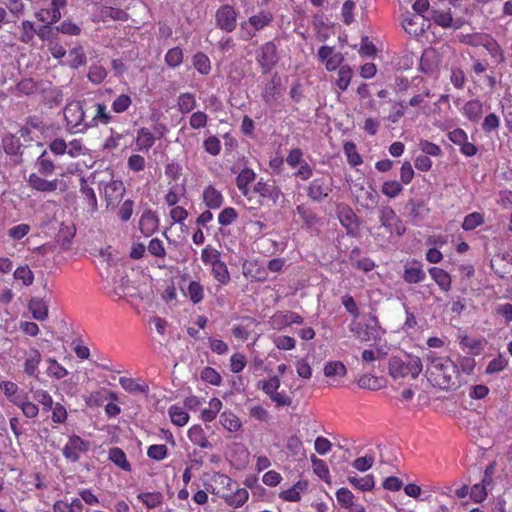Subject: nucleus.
Wrapping results in <instances>:
<instances>
[{
	"label": "nucleus",
	"instance_id": "f257e3e1",
	"mask_svg": "<svg viewBox=\"0 0 512 512\" xmlns=\"http://www.w3.org/2000/svg\"><path fill=\"white\" fill-rule=\"evenodd\" d=\"M426 373L428 381L443 390H455L462 383L461 372L449 357L429 355Z\"/></svg>",
	"mask_w": 512,
	"mask_h": 512
},
{
	"label": "nucleus",
	"instance_id": "f03ea898",
	"mask_svg": "<svg viewBox=\"0 0 512 512\" xmlns=\"http://www.w3.org/2000/svg\"><path fill=\"white\" fill-rule=\"evenodd\" d=\"M36 171L31 173L27 178L28 187L40 193H54L58 189L61 191L66 190L65 182L58 178L48 179L56 171L55 162L48 156L46 150H44L35 161Z\"/></svg>",
	"mask_w": 512,
	"mask_h": 512
},
{
	"label": "nucleus",
	"instance_id": "7ed1b4c3",
	"mask_svg": "<svg viewBox=\"0 0 512 512\" xmlns=\"http://www.w3.org/2000/svg\"><path fill=\"white\" fill-rule=\"evenodd\" d=\"M422 367L421 359L410 354L403 357L392 356L389 359V374L394 379L404 377L415 379L421 373Z\"/></svg>",
	"mask_w": 512,
	"mask_h": 512
},
{
	"label": "nucleus",
	"instance_id": "20e7f679",
	"mask_svg": "<svg viewBox=\"0 0 512 512\" xmlns=\"http://www.w3.org/2000/svg\"><path fill=\"white\" fill-rule=\"evenodd\" d=\"M87 110L83 107V102L73 100L68 102L63 109L66 129L71 134L86 133L88 131V121L86 119Z\"/></svg>",
	"mask_w": 512,
	"mask_h": 512
},
{
	"label": "nucleus",
	"instance_id": "39448f33",
	"mask_svg": "<svg viewBox=\"0 0 512 512\" xmlns=\"http://www.w3.org/2000/svg\"><path fill=\"white\" fill-rule=\"evenodd\" d=\"M256 61L261 68L262 73L270 72L278 63V49L273 41L263 43L257 50L255 55Z\"/></svg>",
	"mask_w": 512,
	"mask_h": 512
},
{
	"label": "nucleus",
	"instance_id": "423d86ee",
	"mask_svg": "<svg viewBox=\"0 0 512 512\" xmlns=\"http://www.w3.org/2000/svg\"><path fill=\"white\" fill-rule=\"evenodd\" d=\"M89 449L90 442L74 434L68 438L62 448V454L66 460L75 463L80 460L81 454L88 452Z\"/></svg>",
	"mask_w": 512,
	"mask_h": 512
},
{
	"label": "nucleus",
	"instance_id": "0eeeda50",
	"mask_svg": "<svg viewBox=\"0 0 512 512\" xmlns=\"http://www.w3.org/2000/svg\"><path fill=\"white\" fill-rule=\"evenodd\" d=\"M215 20L221 30L232 32L237 26V11L232 5H221L216 11Z\"/></svg>",
	"mask_w": 512,
	"mask_h": 512
},
{
	"label": "nucleus",
	"instance_id": "6e6552de",
	"mask_svg": "<svg viewBox=\"0 0 512 512\" xmlns=\"http://www.w3.org/2000/svg\"><path fill=\"white\" fill-rule=\"evenodd\" d=\"M304 319L298 313L285 310L275 312L269 320L271 327L275 330H283L292 324H303Z\"/></svg>",
	"mask_w": 512,
	"mask_h": 512
},
{
	"label": "nucleus",
	"instance_id": "1a4fd4ad",
	"mask_svg": "<svg viewBox=\"0 0 512 512\" xmlns=\"http://www.w3.org/2000/svg\"><path fill=\"white\" fill-rule=\"evenodd\" d=\"M253 192L272 205H275L282 196L281 189L275 183L264 181L263 178L254 185Z\"/></svg>",
	"mask_w": 512,
	"mask_h": 512
},
{
	"label": "nucleus",
	"instance_id": "9d476101",
	"mask_svg": "<svg viewBox=\"0 0 512 512\" xmlns=\"http://www.w3.org/2000/svg\"><path fill=\"white\" fill-rule=\"evenodd\" d=\"M332 191L331 183L324 177L315 178L307 188V196L315 202H320Z\"/></svg>",
	"mask_w": 512,
	"mask_h": 512
},
{
	"label": "nucleus",
	"instance_id": "9b49d317",
	"mask_svg": "<svg viewBox=\"0 0 512 512\" xmlns=\"http://www.w3.org/2000/svg\"><path fill=\"white\" fill-rule=\"evenodd\" d=\"M338 219L341 225L346 228L347 234L356 236L359 230V223L354 211L347 205L338 207Z\"/></svg>",
	"mask_w": 512,
	"mask_h": 512
},
{
	"label": "nucleus",
	"instance_id": "f8f14e48",
	"mask_svg": "<svg viewBox=\"0 0 512 512\" xmlns=\"http://www.w3.org/2000/svg\"><path fill=\"white\" fill-rule=\"evenodd\" d=\"M403 280L408 284H418L425 280L426 273L421 262L413 259L404 265Z\"/></svg>",
	"mask_w": 512,
	"mask_h": 512
},
{
	"label": "nucleus",
	"instance_id": "ddd939ff",
	"mask_svg": "<svg viewBox=\"0 0 512 512\" xmlns=\"http://www.w3.org/2000/svg\"><path fill=\"white\" fill-rule=\"evenodd\" d=\"M125 194V186L121 180H111L104 186V198L107 207H115Z\"/></svg>",
	"mask_w": 512,
	"mask_h": 512
},
{
	"label": "nucleus",
	"instance_id": "4468645a",
	"mask_svg": "<svg viewBox=\"0 0 512 512\" xmlns=\"http://www.w3.org/2000/svg\"><path fill=\"white\" fill-rule=\"evenodd\" d=\"M159 228V217L152 209L143 211L139 219V229L145 237L154 234Z\"/></svg>",
	"mask_w": 512,
	"mask_h": 512
},
{
	"label": "nucleus",
	"instance_id": "2eb2a0df",
	"mask_svg": "<svg viewBox=\"0 0 512 512\" xmlns=\"http://www.w3.org/2000/svg\"><path fill=\"white\" fill-rule=\"evenodd\" d=\"M42 356L37 348H30L24 352L23 371L29 377H37L38 367Z\"/></svg>",
	"mask_w": 512,
	"mask_h": 512
},
{
	"label": "nucleus",
	"instance_id": "dca6fc26",
	"mask_svg": "<svg viewBox=\"0 0 512 512\" xmlns=\"http://www.w3.org/2000/svg\"><path fill=\"white\" fill-rule=\"evenodd\" d=\"M91 108L94 110V115L88 121V130L97 128L99 125H108L112 121V115L103 102L94 103Z\"/></svg>",
	"mask_w": 512,
	"mask_h": 512
},
{
	"label": "nucleus",
	"instance_id": "f3484780",
	"mask_svg": "<svg viewBox=\"0 0 512 512\" xmlns=\"http://www.w3.org/2000/svg\"><path fill=\"white\" fill-rule=\"evenodd\" d=\"M0 390L15 406H18L19 403L28 396L25 391L21 390L19 386L12 381H2L0 383Z\"/></svg>",
	"mask_w": 512,
	"mask_h": 512
},
{
	"label": "nucleus",
	"instance_id": "a211bd4d",
	"mask_svg": "<svg viewBox=\"0 0 512 512\" xmlns=\"http://www.w3.org/2000/svg\"><path fill=\"white\" fill-rule=\"evenodd\" d=\"M428 272L430 277L435 281L442 292L447 293L451 290L452 277L447 271L440 267L434 266L429 268Z\"/></svg>",
	"mask_w": 512,
	"mask_h": 512
},
{
	"label": "nucleus",
	"instance_id": "6ab92c4d",
	"mask_svg": "<svg viewBox=\"0 0 512 512\" xmlns=\"http://www.w3.org/2000/svg\"><path fill=\"white\" fill-rule=\"evenodd\" d=\"M203 203L208 209H219L224 202V197L218 189L213 185H208L204 188L202 194Z\"/></svg>",
	"mask_w": 512,
	"mask_h": 512
},
{
	"label": "nucleus",
	"instance_id": "aec40b11",
	"mask_svg": "<svg viewBox=\"0 0 512 512\" xmlns=\"http://www.w3.org/2000/svg\"><path fill=\"white\" fill-rule=\"evenodd\" d=\"M308 482L306 480H298L293 486L279 493V498L285 502H299L301 493L307 491Z\"/></svg>",
	"mask_w": 512,
	"mask_h": 512
},
{
	"label": "nucleus",
	"instance_id": "412c9836",
	"mask_svg": "<svg viewBox=\"0 0 512 512\" xmlns=\"http://www.w3.org/2000/svg\"><path fill=\"white\" fill-rule=\"evenodd\" d=\"M80 193L87 207V211L93 214L98 209L97 197L92 187L88 185L87 180L82 177L80 179Z\"/></svg>",
	"mask_w": 512,
	"mask_h": 512
},
{
	"label": "nucleus",
	"instance_id": "4be33fe9",
	"mask_svg": "<svg viewBox=\"0 0 512 512\" xmlns=\"http://www.w3.org/2000/svg\"><path fill=\"white\" fill-rule=\"evenodd\" d=\"M256 180V173L251 168L242 169L236 177V186L245 197L249 196V185Z\"/></svg>",
	"mask_w": 512,
	"mask_h": 512
},
{
	"label": "nucleus",
	"instance_id": "5701e85b",
	"mask_svg": "<svg viewBox=\"0 0 512 512\" xmlns=\"http://www.w3.org/2000/svg\"><path fill=\"white\" fill-rule=\"evenodd\" d=\"M187 436L189 440L202 449H211L212 444L207 439L205 430L201 425H193L188 429Z\"/></svg>",
	"mask_w": 512,
	"mask_h": 512
},
{
	"label": "nucleus",
	"instance_id": "b1692460",
	"mask_svg": "<svg viewBox=\"0 0 512 512\" xmlns=\"http://www.w3.org/2000/svg\"><path fill=\"white\" fill-rule=\"evenodd\" d=\"M156 137L146 127H141L137 130L136 136V150L148 152L155 144Z\"/></svg>",
	"mask_w": 512,
	"mask_h": 512
},
{
	"label": "nucleus",
	"instance_id": "393cba45",
	"mask_svg": "<svg viewBox=\"0 0 512 512\" xmlns=\"http://www.w3.org/2000/svg\"><path fill=\"white\" fill-rule=\"evenodd\" d=\"M220 497L228 506L242 507L249 499V492L245 488H237L233 493L221 494Z\"/></svg>",
	"mask_w": 512,
	"mask_h": 512
},
{
	"label": "nucleus",
	"instance_id": "a878e982",
	"mask_svg": "<svg viewBox=\"0 0 512 512\" xmlns=\"http://www.w3.org/2000/svg\"><path fill=\"white\" fill-rule=\"evenodd\" d=\"M28 309L35 320L44 321L48 317V304L42 298H32L28 302Z\"/></svg>",
	"mask_w": 512,
	"mask_h": 512
},
{
	"label": "nucleus",
	"instance_id": "bb28decb",
	"mask_svg": "<svg viewBox=\"0 0 512 512\" xmlns=\"http://www.w3.org/2000/svg\"><path fill=\"white\" fill-rule=\"evenodd\" d=\"M211 480L216 487L211 486V489L207 487L206 490L216 495H220V488L231 491L233 489V484L235 483L231 477L220 472H214L211 476Z\"/></svg>",
	"mask_w": 512,
	"mask_h": 512
},
{
	"label": "nucleus",
	"instance_id": "cd10ccee",
	"mask_svg": "<svg viewBox=\"0 0 512 512\" xmlns=\"http://www.w3.org/2000/svg\"><path fill=\"white\" fill-rule=\"evenodd\" d=\"M244 323L234 325L232 328V334L236 339L246 341L252 331L253 326L257 324L256 320L252 317L246 316L242 318Z\"/></svg>",
	"mask_w": 512,
	"mask_h": 512
},
{
	"label": "nucleus",
	"instance_id": "c85d7f7f",
	"mask_svg": "<svg viewBox=\"0 0 512 512\" xmlns=\"http://www.w3.org/2000/svg\"><path fill=\"white\" fill-rule=\"evenodd\" d=\"M483 114V104L478 99L467 101L463 106V115L471 122H478Z\"/></svg>",
	"mask_w": 512,
	"mask_h": 512
},
{
	"label": "nucleus",
	"instance_id": "c756f323",
	"mask_svg": "<svg viewBox=\"0 0 512 512\" xmlns=\"http://www.w3.org/2000/svg\"><path fill=\"white\" fill-rule=\"evenodd\" d=\"M108 459L120 469L130 472L132 470L130 462L127 460L125 452L119 447L109 449Z\"/></svg>",
	"mask_w": 512,
	"mask_h": 512
},
{
	"label": "nucleus",
	"instance_id": "7c9ffc66",
	"mask_svg": "<svg viewBox=\"0 0 512 512\" xmlns=\"http://www.w3.org/2000/svg\"><path fill=\"white\" fill-rule=\"evenodd\" d=\"M184 295L188 297L194 305H197L204 299V286L200 281L192 280L188 283Z\"/></svg>",
	"mask_w": 512,
	"mask_h": 512
},
{
	"label": "nucleus",
	"instance_id": "2f4dec72",
	"mask_svg": "<svg viewBox=\"0 0 512 512\" xmlns=\"http://www.w3.org/2000/svg\"><path fill=\"white\" fill-rule=\"evenodd\" d=\"M280 78L275 74L269 83H267L262 91V99L266 104L271 103L273 100L277 99L280 94L279 90Z\"/></svg>",
	"mask_w": 512,
	"mask_h": 512
},
{
	"label": "nucleus",
	"instance_id": "473e14b6",
	"mask_svg": "<svg viewBox=\"0 0 512 512\" xmlns=\"http://www.w3.org/2000/svg\"><path fill=\"white\" fill-rule=\"evenodd\" d=\"M192 64L196 71L203 76L210 74L212 70L209 57L202 51H198L193 55Z\"/></svg>",
	"mask_w": 512,
	"mask_h": 512
},
{
	"label": "nucleus",
	"instance_id": "72a5a7b5",
	"mask_svg": "<svg viewBox=\"0 0 512 512\" xmlns=\"http://www.w3.org/2000/svg\"><path fill=\"white\" fill-rule=\"evenodd\" d=\"M273 21V14L270 11L262 10L258 14L252 15L248 19V23L255 31H260Z\"/></svg>",
	"mask_w": 512,
	"mask_h": 512
},
{
	"label": "nucleus",
	"instance_id": "f704fd0d",
	"mask_svg": "<svg viewBox=\"0 0 512 512\" xmlns=\"http://www.w3.org/2000/svg\"><path fill=\"white\" fill-rule=\"evenodd\" d=\"M171 422L179 427L186 425L189 421V414L184 407L180 405H172L168 409Z\"/></svg>",
	"mask_w": 512,
	"mask_h": 512
},
{
	"label": "nucleus",
	"instance_id": "c9c22d12",
	"mask_svg": "<svg viewBox=\"0 0 512 512\" xmlns=\"http://www.w3.org/2000/svg\"><path fill=\"white\" fill-rule=\"evenodd\" d=\"M337 76L338 77L335 81V85L340 91H346L353 77L352 68L348 64L340 66L337 72Z\"/></svg>",
	"mask_w": 512,
	"mask_h": 512
},
{
	"label": "nucleus",
	"instance_id": "e433bc0d",
	"mask_svg": "<svg viewBox=\"0 0 512 512\" xmlns=\"http://www.w3.org/2000/svg\"><path fill=\"white\" fill-rule=\"evenodd\" d=\"M484 48L488 51L490 56L496 63H502L505 60L504 52L498 42L491 36L484 37Z\"/></svg>",
	"mask_w": 512,
	"mask_h": 512
},
{
	"label": "nucleus",
	"instance_id": "4c0bfd02",
	"mask_svg": "<svg viewBox=\"0 0 512 512\" xmlns=\"http://www.w3.org/2000/svg\"><path fill=\"white\" fill-rule=\"evenodd\" d=\"M211 270L214 279L221 285H227L230 282L231 277L227 265L221 259L211 265Z\"/></svg>",
	"mask_w": 512,
	"mask_h": 512
},
{
	"label": "nucleus",
	"instance_id": "58836bf2",
	"mask_svg": "<svg viewBox=\"0 0 512 512\" xmlns=\"http://www.w3.org/2000/svg\"><path fill=\"white\" fill-rule=\"evenodd\" d=\"M68 56V65L72 69H78L79 67L84 66L87 62V57L84 52V49L80 45L70 49Z\"/></svg>",
	"mask_w": 512,
	"mask_h": 512
},
{
	"label": "nucleus",
	"instance_id": "ea45409f",
	"mask_svg": "<svg viewBox=\"0 0 512 512\" xmlns=\"http://www.w3.org/2000/svg\"><path fill=\"white\" fill-rule=\"evenodd\" d=\"M349 483L363 492L371 491L375 486L374 477L372 474L365 475L364 477L349 476Z\"/></svg>",
	"mask_w": 512,
	"mask_h": 512
},
{
	"label": "nucleus",
	"instance_id": "a19ab883",
	"mask_svg": "<svg viewBox=\"0 0 512 512\" xmlns=\"http://www.w3.org/2000/svg\"><path fill=\"white\" fill-rule=\"evenodd\" d=\"M46 362L48 364L46 373L50 378L60 380L68 375V370L56 359L48 358Z\"/></svg>",
	"mask_w": 512,
	"mask_h": 512
},
{
	"label": "nucleus",
	"instance_id": "79ce46f5",
	"mask_svg": "<svg viewBox=\"0 0 512 512\" xmlns=\"http://www.w3.org/2000/svg\"><path fill=\"white\" fill-rule=\"evenodd\" d=\"M54 512H82L83 504L80 499L74 498L70 503L58 500L53 505Z\"/></svg>",
	"mask_w": 512,
	"mask_h": 512
},
{
	"label": "nucleus",
	"instance_id": "37998d69",
	"mask_svg": "<svg viewBox=\"0 0 512 512\" xmlns=\"http://www.w3.org/2000/svg\"><path fill=\"white\" fill-rule=\"evenodd\" d=\"M137 498L148 509H155L163 502V495L160 492H143L138 494Z\"/></svg>",
	"mask_w": 512,
	"mask_h": 512
},
{
	"label": "nucleus",
	"instance_id": "c03bdc74",
	"mask_svg": "<svg viewBox=\"0 0 512 512\" xmlns=\"http://www.w3.org/2000/svg\"><path fill=\"white\" fill-rule=\"evenodd\" d=\"M177 104L178 110L183 114H187L196 107L197 102L195 96L192 93L185 92L178 96Z\"/></svg>",
	"mask_w": 512,
	"mask_h": 512
},
{
	"label": "nucleus",
	"instance_id": "a18cd8bd",
	"mask_svg": "<svg viewBox=\"0 0 512 512\" xmlns=\"http://www.w3.org/2000/svg\"><path fill=\"white\" fill-rule=\"evenodd\" d=\"M220 423L230 432H237L241 428L239 418L230 411H224L220 415Z\"/></svg>",
	"mask_w": 512,
	"mask_h": 512
},
{
	"label": "nucleus",
	"instance_id": "49530a36",
	"mask_svg": "<svg viewBox=\"0 0 512 512\" xmlns=\"http://www.w3.org/2000/svg\"><path fill=\"white\" fill-rule=\"evenodd\" d=\"M508 359L501 353L489 361L485 373L488 375L504 371L508 367Z\"/></svg>",
	"mask_w": 512,
	"mask_h": 512
},
{
	"label": "nucleus",
	"instance_id": "de8ad7c7",
	"mask_svg": "<svg viewBox=\"0 0 512 512\" xmlns=\"http://www.w3.org/2000/svg\"><path fill=\"white\" fill-rule=\"evenodd\" d=\"M183 58H184L183 50L180 47L176 46V47L170 48L166 52L164 61L168 67L176 68L182 64Z\"/></svg>",
	"mask_w": 512,
	"mask_h": 512
},
{
	"label": "nucleus",
	"instance_id": "09e8293b",
	"mask_svg": "<svg viewBox=\"0 0 512 512\" xmlns=\"http://www.w3.org/2000/svg\"><path fill=\"white\" fill-rule=\"evenodd\" d=\"M343 151L347 157L348 163L355 167L362 164L363 160L360 154L357 152V148L354 142L348 141L344 143Z\"/></svg>",
	"mask_w": 512,
	"mask_h": 512
},
{
	"label": "nucleus",
	"instance_id": "8fccbe9b",
	"mask_svg": "<svg viewBox=\"0 0 512 512\" xmlns=\"http://www.w3.org/2000/svg\"><path fill=\"white\" fill-rule=\"evenodd\" d=\"M402 191V183L397 180L385 181L381 186V192L388 198H396Z\"/></svg>",
	"mask_w": 512,
	"mask_h": 512
},
{
	"label": "nucleus",
	"instance_id": "3c124183",
	"mask_svg": "<svg viewBox=\"0 0 512 512\" xmlns=\"http://www.w3.org/2000/svg\"><path fill=\"white\" fill-rule=\"evenodd\" d=\"M484 223V217L479 212H472L465 216L462 228L465 231H472Z\"/></svg>",
	"mask_w": 512,
	"mask_h": 512
},
{
	"label": "nucleus",
	"instance_id": "603ef678",
	"mask_svg": "<svg viewBox=\"0 0 512 512\" xmlns=\"http://www.w3.org/2000/svg\"><path fill=\"white\" fill-rule=\"evenodd\" d=\"M347 370L345 365L340 361H330L324 366V375L326 377L345 376Z\"/></svg>",
	"mask_w": 512,
	"mask_h": 512
},
{
	"label": "nucleus",
	"instance_id": "864d4df0",
	"mask_svg": "<svg viewBox=\"0 0 512 512\" xmlns=\"http://www.w3.org/2000/svg\"><path fill=\"white\" fill-rule=\"evenodd\" d=\"M132 105V98L128 94L118 95L112 102L111 107L115 113L126 112Z\"/></svg>",
	"mask_w": 512,
	"mask_h": 512
},
{
	"label": "nucleus",
	"instance_id": "5fc2aeb1",
	"mask_svg": "<svg viewBox=\"0 0 512 512\" xmlns=\"http://www.w3.org/2000/svg\"><path fill=\"white\" fill-rule=\"evenodd\" d=\"M20 28L21 34L19 40L25 44L31 43L36 35V29L33 22L29 20H23Z\"/></svg>",
	"mask_w": 512,
	"mask_h": 512
},
{
	"label": "nucleus",
	"instance_id": "6e6d98bb",
	"mask_svg": "<svg viewBox=\"0 0 512 512\" xmlns=\"http://www.w3.org/2000/svg\"><path fill=\"white\" fill-rule=\"evenodd\" d=\"M119 383L129 393H144L148 389V386L137 383L133 378L120 377Z\"/></svg>",
	"mask_w": 512,
	"mask_h": 512
},
{
	"label": "nucleus",
	"instance_id": "4d7b16f0",
	"mask_svg": "<svg viewBox=\"0 0 512 512\" xmlns=\"http://www.w3.org/2000/svg\"><path fill=\"white\" fill-rule=\"evenodd\" d=\"M147 456L155 461H162L168 457V448L164 444H153L147 448Z\"/></svg>",
	"mask_w": 512,
	"mask_h": 512
},
{
	"label": "nucleus",
	"instance_id": "13d9d810",
	"mask_svg": "<svg viewBox=\"0 0 512 512\" xmlns=\"http://www.w3.org/2000/svg\"><path fill=\"white\" fill-rule=\"evenodd\" d=\"M107 77V71L102 65H91L87 78L93 84H101Z\"/></svg>",
	"mask_w": 512,
	"mask_h": 512
},
{
	"label": "nucleus",
	"instance_id": "bf43d9fd",
	"mask_svg": "<svg viewBox=\"0 0 512 512\" xmlns=\"http://www.w3.org/2000/svg\"><path fill=\"white\" fill-rule=\"evenodd\" d=\"M13 276L16 280H21L25 286L32 285L34 281V274L28 265L17 267Z\"/></svg>",
	"mask_w": 512,
	"mask_h": 512
},
{
	"label": "nucleus",
	"instance_id": "052dcab7",
	"mask_svg": "<svg viewBox=\"0 0 512 512\" xmlns=\"http://www.w3.org/2000/svg\"><path fill=\"white\" fill-rule=\"evenodd\" d=\"M280 385V378L272 376L267 380L260 381L258 387L269 397L279 389Z\"/></svg>",
	"mask_w": 512,
	"mask_h": 512
},
{
	"label": "nucleus",
	"instance_id": "680f3d73",
	"mask_svg": "<svg viewBox=\"0 0 512 512\" xmlns=\"http://www.w3.org/2000/svg\"><path fill=\"white\" fill-rule=\"evenodd\" d=\"M221 259L220 252L212 247L211 245H207L201 251V260L205 265H213L217 261Z\"/></svg>",
	"mask_w": 512,
	"mask_h": 512
},
{
	"label": "nucleus",
	"instance_id": "e2e57ef3",
	"mask_svg": "<svg viewBox=\"0 0 512 512\" xmlns=\"http://www.w3.org/2000/svg\"><path fill=\"white\" fill-rule=\"evenodd\" d=\"M34 399L42 405V409L45 412H48L52 409L54 405V401L52 396L43 389H38L34 392Z\"/></svg>",
	"mask_w": 512,
	"mask_h": 512
},
{
	"label": "nucleus",
	"instance_id": "0e129e2a",
	"mask_svg": "<svg viewBox=\"0 0 512 512\" xmlns=\"http://www.w3.org/2000/svg\"><path fill=\"white\" fill-rule=\"evenodd\" d=\"M101 15L104 19L110 18L117 21L128 20V13L120 8L103 7L101 10Z\"/></svg>",
	"mask_w": 512,
	"mask_h": 512
},
{
	"label": "nucleus",
	"instance_id": "69168bd1",
	"mask_svg": "<svg viewBox=\"0 0 512 512\" xmlns=\"http://www.w3.org/2000/svg\"><path fill=\"white\" fill-rule=\"evenodd\" d=\"M87 148L81 139H73L67 143L66 153L72 157L77 158L86 154Z\"/></svg>",
	"mask_w": 512,
	"mask_h": 512
},
{
	"label": "nucleus",
	"instance_id": "338daca9",
	"mask_svg": "<svg viewBox=\"0 0 512 512\" xmlns=\"http://www.w3.org/2000/svg\"><path fill=\"white\" fill-rule=\"evenodd\" d=\"M238 218V213L233 207L224 208L218 215V223L221 226H228Z\"/></svg>",
	"mask_w": 512,
	"mask_h": 512
},
{
	"label": "nucleus",
	"instance_id": "774afa93",
	"mask_svg": "<svg viewBox=\"0 0 512 512\" xmlns=\"http://www.w3.org/2000/svg\"><path fill=\"white\" fill-rule=\"evenodd\" d=\"M203 147L204 150L212 156H217L221 152V142L219 138L214 135H211L204 140Z\"/></svg>",
	"mask_w": 512,
	"mask_h": 512
}]
</instances>
